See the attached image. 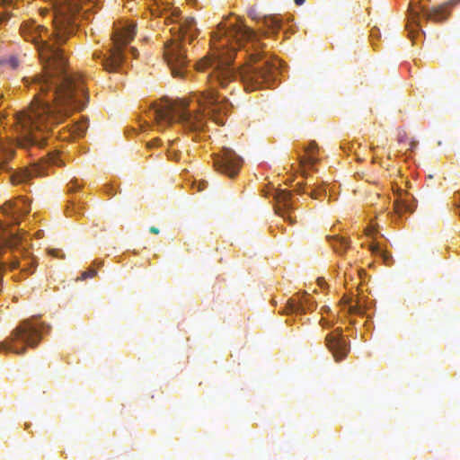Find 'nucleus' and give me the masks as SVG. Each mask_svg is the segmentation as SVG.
<instances>
[{
	"instance_id": "f257e3e1",
	"label": "nucleus",
	"mask_w": 460,
	"mask_h": 460,
	"mask_svg": "<svg viewBox=\"0 0 460 460\" xmlns=\"http://www.w3.org/2000/svg\"><path fill=\"white\" fill-rule=\"evenodd\" d=\"M212 54L201 58L195 66L200 81H206L208 89L195 94L190 100H161L154 102L146 112L153 125L163 130L172 123H179L186 132L202 131L206 115L201 108L209 109L211 119L224 125L221 113H226L228 102L225 96L215 93V84L229 89L232 93L239 75L246 92L270 88L279 73V61L267 57L261 51L262 44L256 34L243 24L227 27L218 24L212 34Z\"/></svg>"
},
{
	"instance_id": "f03ea898",
	"label": "nucleus",
	"mask_w": 460,
	"mask_h": 460,
	"mask_svg": "<svg viewBox=\"0 0 460 460\" xmlns=\"http://www.w3.org/2000/svg\"><path fill=\"white\" fill-rule=\"evenodd\" d=\"M162 15H164L166 24L173 23L170 29L172 39L164 43V56L172 75L174 77H184L189 60L183 42L189 40L190 43L199 34L196 22L192 17H181V11L177 7L166 6Z\"/></svg>"
},
{
	"instance_id": "7ed1b4c3",
	"label": "nucleus",
	"mask_w": 460,
	"mask_h": 460,
	"mask_svg": "<svg viewBox=\"0 0 460 460\" xmlns=\"http://www.w3.org/2000/svg\"><path fill=\"white\" fill-rule=\"evenodd\" d=\"M49 325L39 322L36 318L23 320L4 341L0 342V351L24 355L27 348H36L42 334L49 332Z\"/></svg>"
},
{
	"instance_id": "20e7f679",
	"label": "nucleus",
	"mask_w": 460,
	"mask_h": 460,
	"mask_svg": "<svg viewBox=\"0 0 460 460\" xmlns=\"http://www.w3.org/2000/svg\"><path fill=\"white\" fill-rule=\"evenodd\" d=\"M136 35V24L134 22L125 23L115 27L111 40L113 47L109 54L95 52L94 59H100L102 66L108 72H115L125 62L124 47L134 39Z\"/></svg>"
},
{
	"instance_id": "39448f33",
	"label": "nucleus",
	"mask_w": 460,
	"mask_h": 460,
	"mask_svg": "<svg viewBox=\"0 0 460 460\" xmlns=\"http://www.w3.org/2000/svg\"><path fill=\"white\" fill-rule=\"evenodd\" d=\"M216 170L221 173L226 174L230 178L234 177L239 172L243 160L234 151L230 148H223L220 155L213 158Z\"/></svg>"
},
{
	"instance_id": "423d86ee",
	"label": "nucleus",
	"mask_w": 460,
	"mask_h": 460,
	"mask_svg": "<svg viewBox=\"0 0 460 460\" xmlns=\"http://www.w3.org/2000/svg\"><path fill=\"white\" fill-rule=\"evenodd\" d=\"M30 210V205L27 200L22 198L9 200L0 208V212L7 218H10V223L14 225L19 224L21 217L28 214Z\"/></svg>"
},
{
	"instance_id": "0eeeda50",
	"label": "nucleus",
	"mask_w": 460,
	"mask_h": 460,
	"mask_svg": "<svg viewBox=\"0 0 460 460\" xmlns=\"http://www.w3.org/2000/svg\"><path fill=\"white\" fill-rule=\"evenodd\" d=\"M273 197L277 202L276 213L291 225L295 224L296 218L292 217L293 201L290 193L286 190H275Z\"/></svg>"
},
{
	"instance_id": "6e6552de",
	"label": "nucleus",
	"mask_w": 460,
	"mask_h": 460,
	"mask_svg": "<svg viewBox=\"0 0 460 460\" xmlns=\"http://www.w3.org/2000/svg\"><path fill=\"white\" fill-rule=\"evenodd\" d=\"M325 344L337 362L344 359L349 352V346L338 331L329 333Z\"/></svg>"
},
{
	"instance_id": "1a4fd4ad",
	"label": "nucleus",
	"mask_w": 460,
	"mask_h": 460,
	"mask_svg": "<svg viewBox=\"0 0 460 460\" xmlns=\"http://www.w3.org/2000/svg\"><path fill=\"white\" fill-rule=\"evenodd\" d=\"M459 2L460 0H449L431 9H422L423 16L426 20L436 22H443L447 20L449 15L448 8L457 4Z\"/></svg>"
},
{
	"instance_id": "9d476101",
	"label": "nucleus",
	"mask_w": 460,
	"mask_h": 460,
	"mask_svg": "<svg viewBox=\"0 0 460 460\" xmlns=\"http://www.w3.org/2000/svg\"><path fill=\"white\" fill-rule=\"evenodd\" d=\"M45 174V164H33L30 168H24L19 172H13L10 180L13 184L27 182L32 177Z\"/></svg>"
},
{
	"instance_id": "9b49d317",
	"label": "nucleus",
	"mask_w": 460,
	"mask_h": 460,
	"mask_svg": "<svg viewBox=\"0 0 460 460\" xmlns=\"http://www.w3.org/2000/svg\"><path fill=\"white\" fill-rule=\"evenodd\" d=\"M396 213L413 212L416 208L415 199L411 194L404 190H398L394 202Z\"/></svg>"
},
{
	"instance_id": "f8f14e48",
	"label": "nucleus",
	"mask_w": 460,
	"mask_h": 460,
	"mask_svg": "<svg viewBox=\"0 0 460 460\" xmlns=\"http://www.w3.org/2000/svg\"><path fill=\"white\" fill-rule=\"evenodd\" d=\"M36 261L34 258L26 256L22 261H13L10 263L11 269L21 268V272L26 275L34 272Z\"/></svg>"
},
{
	"instance_id": "ddd939ff",
	"label": "nucleus",
	"mask_w": 460,
	"mask_h": 460,
	"mask_svg": "<svg viewBox=\"0 0 460 460\" xmlns=\"http://www.w3.org/2000/svg\"><path fill=\"white\" fill-rule=\"evenodd\" d=\"M333 250L339 253L343 254L349 248V242L343 236L327 235Z\"/></svg>"
},
{
	"instance_id": "4468645a",
	"label": "nucleus",
	"mask_w": 460,
	"mask_h": 460,
	"mask_svg": "<svg viewBox=\"0 0 460 460\" xmlns=\"http://www.w3.org/2000/svg\"><path fill=\"white\" fill-rule=\"evenodd\" d=\"M313 303L309 299L307 294H304L298 302L295 300L288 301V307L291 312H298L305 310V307L311 309Z\"/></svg>"
},
{
	"instance_id": "2eb2a0df",
	"label": "nucleus",
	"mask_w": 460,
	"mask_h": 460,
	"mask_svg": "<svg viewBox=\"0 0 460 460\" xmlns=\"http://www.w3.org/2000/svg\"><path fill=\"white\" fill-rule=\"evenodd\" d=\"M317 149V145L315 142H311L309 146L305 149L306 155L301 157L300 164L301 165L305 164H314L317 161V157L315 156V150Z\"/></svg>"
},
{
	"instance_id": "dca6fc26",
	"label": "nucleus",
	"mask_w": 460,
	"mask_h": 460,
	"mask_svg": "<svg viewBox=\"0 0 460 460\" xmlns=\"http://www.w3.org/2000/svg\"><path fill=\"white\" fill-rule=\"evenodd\" d=\"M262 24L270 30L272 32H275L277 30L280 28V19L277 16H264L261 19Z\"/></svg>"
},
{
	"instance_id": "f3484780",
	"label": "nucleus",
	"mask_w": 460,
	"mask_h": 460,
	"mask_svg": "<svg viewBox=\"0 0 460 460\" xmlns=\"http://www.w3.org/2000/svg\"><path fill=\"white\" fill-rule=\"evenodd\" d=\"M88 125L86 121H80L72 126V134L75 137H83L86 130H87Z\"/></svg>"
},
{
	"instance_id": "a211bd4d",
	"label": "nucleus",
	"mask_w": 460,
	"mask_h": 460,
	"mask_svg": "<svg viewBox=\"0 0 460 460\" xmlns=\"http://www.w3.org/2000/svg\"><path fill=\"white\" fill-rule=\"evenodd\" d=\"M44 163L49 164L52 165H57V166H62L64 164L63 161L58 157V154H56V153H49L48 155L47 160Z\"/></svg>"
},
{
	"instance_id": "6ab92c4d",
	"label": "nucleus",
	"mask_w": 460,
	"mask_h": 460,
	"mask_svg": "<svg viewBox=\"0 0 460 460\" xmlns=\"http://www.w3.org/2000/svg\"><path fill=\"white\" fill-rule=\"evenodd\" d=\"M305 193H308L312 199H320L323 194H325V190L323 188H312L310 191L303 190Z\"/></svg>"
},
{
	"instance_id": "aec40b11",
	"label": "nucleus",
	"mask_w": 460,
	"mask_h": 460,
	"mask_svg": "<svg viewBox=\"0 0 460 460\" xmlns=\"http://www.w3.org/2000/svg\"><path fill=\"white\" fill-rule=\"evenodd\" d=\"M2 64H5L9 66L11 68L15 69L19 66V60L16 57L12 56L2 60Z\"/></svg>"
},
{
	"instance_id": "412c9836",
	"label": "nucleus",
	"mask_w": 460,
	"mask_h": 460,
	"mask_svg": "<svg viewBox=\"0 0 460 460\" xmlns=\"http://www.w3.org/2000/svg\"><path fill=\"white\" fill-rule=\"evenodd\" d=\"M370 250L375 254L382 255L385 260L388 259V255L380 248V246L378 244H376V243L371 244Z\"/></svg>"
},
{
	"instance_id": "4be33fe9",
	"label": "nucleus",
	"mask_w": 460,
	"mask_h": 460,
	"mask_svg": "<svg viewBox=\"0 0 460 460\" xmlns=\"http://www.w3.org/2000/svg\"><path fill=\"white\" fill-rule=\"evenodd\" d=\"M96 274H97V271L95 270L89 269L88 270H85V271L82 272L81 277L79 278V279L84 280V279H86L88 278L94 277Z\"/></svg>"
},
{
	"instance_id": "5701e85b",
	"label": "nucleus",
	"mask_w": 460,
	"mask_h": 460,
	"mask_svg": "<svg viewBox=\"0 0 460 460\" xmlns=\"http://www.w3.org/2000/svg\"><path fill=\"white\" fill-rule=\"evenodd\" d=\"M181 156V153L178 150H174L172 147L168 150V157L172 160L178 161Z\"/></svg>"
},
{
	"instance_id": "b1692460",
	"label": "nucleus",
	"mask_w": 460,
	"mask_h": 460,
	"mask_svg": "<svg viewBox=\"0 0 460 460\" xmlns=\"http://www.w3.org/2000/svg\"><path fill=\"white\" fill-rule=\"evenodd\" d=\"M9 14L8 13H3L0 14V24L3 22H5L9 20Z\"/></svg>"
},
{
	"instance_id": "393cba45",
	"label": "nucleus",
	"mask_w": 460,
	"mask_h": 460,
	"mask_svg": "<svg viewBox=\"0 0 460 460\" xmlns=\"http://www.w3.org/2000/svg\"><path fill=\"white\" fill-rule=\"evenodd\" d=\"M248 15L252 18V19H257V13H256V10L254 7H252L249 11H248Z\"/></svg>"
},
{
	"instance_id": "a878e982",
	"label": "nucleus",
	"mask_w": 460,
	"mask_h": 460,
	"mask_svg": "<svg viewBox=\"0 0 460 460\" xmlns=\"http://www.w3.org/2000/svg\"><path fill=\"white\" fill-rule=\"evenodd\" d=\"M158 143H159V139L155 138L153 141L147 143L146 146H147V148H152L153 146L158 145Z\"/></svg>"
},
{
	"instance_id": "bb28decb",
	"label": "nucleus",
	"mask_w": 460,
	"mask_h": 460,
	"mask_svg": "<svg viewBox=\"0 0 460 460\" xmlns=\"http://www.w3.org/2000/svg\"><path fill=\"white\" fill-rule=\"evenodd\" d=\"M129 51H130L131 55H132L135 58H137V56H138V51H137V49L136 48L131 47V48L129 49Z\"/></svg>"
},
{
	"instance_id": "cd10ccee",
	"label": "nucleus",
	"mask_w": 460,
	"mask_h": 460,
	"mask_svg": "<svg viewBox=\"0 0 460 460\" xmlns=\"http://www.w3.org/2000/svg\"><path fill=\"white\" fill-rule=\"evenodd\" d=\"M149 231H150V233L155 234H159V229L157 227H155V226H151L149 228Z\"/></svg>"
},
{
	"instance_id": "c85d7f7f",
	"label": "nucleus",
	"mask_w": 460,
	"mask_h": 460,
	"mask_svg": "<svg viewBox=\"0 0 460 460\" xmlns=\"http://www.w3.org/2000/svg\"><path fill=\"white\" fill-rule=\"evenodd\" d=\"M294 2L296 5H302L305 0H294Z\"/></svg>"
},
{
	"instance_id": "c756f323",
	"label": "nucleus",
	"mask_w": 460,
	"mask_h": 460,
	"mask_svg": "<svg viewBox=\"0 0 460 460\" xmlns=\"http://www.w3.org/2000/svg\"><path fill=\"white\" fill-rule=\"evenodd\" d=\"M349 311H350L351 313H357V309H356L355 307H353V306H350V307H349Z\"/></svg>"
},
{
	"instance_id": "7c9ffc66",
	"label": "nucleus",
	"mask_w": 460,
	"mask_h": 460,
	"mask_svg": "<svg viewBox=\"0 0 460 460\" xmlns=\"http://www.w3.org/2000/svg\"><path fill=\"white\" fill-rule=\"evenodd\" d=\"M418 16H419L418 13H414V17L412 19H414L415 17H418Z\"/></svg>"
},
{
	"instance_id": "2f4dec72",
	"label": "nucleus",
	"mask_w": 460,
	"mask_h": 460,
	"mask_svg": "<svg viewBox=\"0 0 460 460\" xmlns=\"http://www.w3.org/2000/svg\"><path fill=\"white\" fill-rule=\"evenodd\" d=\"M4 1V4H5L7 3V0H3Z\"/></svg>"
}]
</instances>
